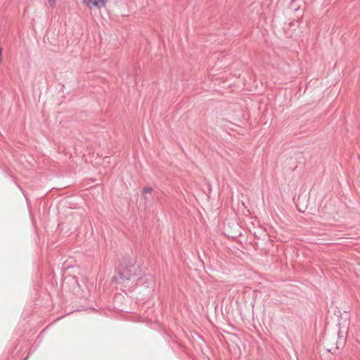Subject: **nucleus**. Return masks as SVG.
<instances>
[{
	"instance_id": "4",
	"label": "nucleus",
	"mask_w": 360,
	"mask_h": 360,
	"mask_svg": "<svg viewBox=\"0 0 360 360\" xmlns=\"http://www.w3.org/2000/svg\"><path fill=\"white\" fill-rule=\"evenodd\" d=\"M48 1H49V3L50 6L52 8L56 6V0H48Z\"/></svg>"
},
{
	"instance_id": "1",
	"label": "nucleus",
	"mask_w": 360,
	"mask_h": 360,
	"mask_svg": "<svg viewBox=\"0 0 360 360\" xmlns=\"http://www.w3.org/2000/svg\"><path fill=\"white\" fill-rule=\"evenodd\" d=\"M141 270L139 266L132 264L121 268L120 271V281L124 287L133 288L136 285L137 280L141 276Z\"/></svg>"
},
{
	"instance_id": "5",
	"label": "nucleus",
	"mask_w": 360,
	"mask_h": 360,
	"mask_svg": "<svg viewBox=\"0 0 360 360\" xmlns=\"http://www.w3.org/2000/svg\"><path fill=\"white\" fill-rule=\"evenodd\" d=\"M335 349L338 350L339 349V347L337 346L335 349H333V348L328 349L329 352H331L332 353H335L336 352Z\"/></svg>"
},
{
	"instance_id": "3",
	"label": "nucleus",
	"mask_w": 360,
	"mask_h": 360,
	"mask_svg": "<svg viewBox=\"0 0 360 360\" xmlns=\"http://www.w3.org/2000/svg\"><path fill=\"white\" fill-rule=\"evenodd\" d=\"M142 191L143 194L151 193L153 191V188L150 186H146L143 188Z\"/></svg>"
},
{
	"instance_id": "2",
	"label": "nucleus",
	"mask_w": 360,
	"mask_h": 360,
	"mask_svg": "<svg viewBox=\"0 0 360 360\" xmlns=\"http://www.w3.org/2000/svg\"><path fill=\"white\" fill-rule=\"evenodd\" d=\"M108 0H83V3L90 9L105 6Z\"/></svg>"
}]
</instances>
